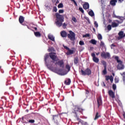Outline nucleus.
<instances>
[{
    "label": "nucleus",
    "instance_id": "1",
    "mask_svg": "<svg viewBox=\"0 0 125 125\" xmlns=\"http://www.w3.org/2000/svg\"><path fill=\"white\" fill-rule=\"evenodd\" d=\"M61 13H64V10L61 9L59 10V13H55L56 16V24L57 27H61L62 23L64 22V16L63 15H60Z\"/></svg>",
    "mask_w": 125,
    "mask_h": 125
},
{
    "label": "nucleus",
    "instance_id": "2",
    "mask_svg": "<svg viewBox=\"0 0 125 125\" xmlns=\"http://www.w3.org/2000/svg\"><path fill=\"white\" fill-rule=\"evenodd\" d=\"M114 59L117 61L118 63L117 68L118 70H124L125 69V65L123 64V61L119 59V57L116 56Z\"/></svg>",
    "mask_w": 125,
    "mask_h": 125
},
{
    "label": "nucleus",
    "instance_id": "3",
    "mask_svg": "<svg viewBox=\"0 0 125 125\" xmlns=\"http://www.w3.org/2000/svg\"><path fill=\"white\" fill-rule=\"evenodd\" d=\"M69 34H67V37L69 39L70 41L74 42L76 41V34L74 33L72 30L69 31Z\"/></svg>",
    "mask_w": 125,
    "mask_h": 125
},
{
    "label": "nucleus",
    "instance_id": "4",
    "mask_svg": "<svg viewBox=\"0 0 125 125\" xmlns=\"http://www.w3.org/2000/svg\"><path fill=\"white\" fill-rule=\"evenodd\" d=\"M81 72L82 76H90V75H91V70L89 68H87L85 71L82 69Z\"/></svg>",
    "mask_w": 125,
    "mask_h": 125
},
{
    "label": "nucleus",
    "instance_id": "5",
    "mask_svg": "<svg viewBox=\"0 0 125 125\" xmlns=\"http://www.w3.org/2000/svg\"><path fill=\"white\" fill-rule=\"evenodd\" d=\"M50 58L52 60L53 62H55L56 61H58V57L56 55V53L51 52L49 53Z\"/></svg>",
    "mask_w": 125,
    "mask_h": 125
},
{
    "label": "nucleus",
    "instance_id": "6",
    "mask_svg": "<svg viewBox=\"0 0 125 125\" xmlns=\"http://www.w3.org/2000/svg\"><path fill=\"white\" fill-rule=\"evenodd\" d=\"M101 56L102 58H104V59H110L111 58V55H110V53L109 52H103L101 54Z\"/></svg>",
    "mask_w": 125,
    "mask_h": 125
},
{
    "label": "nucleus",
    "instance_id": "7",
    "mask_svg": "<svg viewBox=\"0 0 125 125\" xmlns=\"http://www.w3.org/2000/svg\"><path fill=\"white\" fill-rule=\"evenodd\" d=\"M48 69L49 70H50V71H52V72H54V73H56L58 75H62V74L61 73V72H62V70L61 69H54V68L53 66L48 67Z\"/></svg>",
    "mask_w": 125,
    "mask_h": 125
},
{
    "label": "nucleus",
    "instance_id": "8",
    "mask_svg": "<svg viewBox=\"0 0 125 125\" xmlns=\"http://www.w3.org/2000/svg\"><path fill=\"white\" fill-rule=\"evenodd\" d=\"M74 112L75 115L77 116V112H80L81 113V112H83V108H82L80 105H74Z\"/></svg>",
    "mask_w": 125,
    "mask_h": 125
},
{
    "label": "nucleus",
    "instance_id": "9",
    "mask_svg": "<svg viewBox=\"0 0 125 125\" xmlns=\"http://www.w3.org/2000/svg\"><path fill=\"white\" fill-rule=\"evenodd\" d=\"M49 57H50V56H49V54H46L44 56L45 64L46 66L47 67L48 69V67H51L49 66V64H48V63H47V59H48Z\"/></svg>",
    "mask_w": 125,
    "mask_h": 125
},
{
    "label": "nucleus",
    "instance_id": "10",
    "mask_svg": "<svg viewBox=\"0 0 125 125\" xmlns=\"http://www.w3.org/2000/svg\"><path fill=\"white\" fill-rule=\"evenodd\" d=\"M91 56L92 57L93 61L95 62V63H98V62H99V59L96 57L94 53H91Z\"/></svg>",
    "mask_w": 125,
    "mask_h": 125
},
{
    "label": "nucleus",
    "instance_id": "11",
    "mask_svg": "<svg viewBox=\"0 0 125 125\" xmlns=\"http://www.w3.org/2000/svg\"><path fill=\"white\" fill-rule=\"evenodd\" d=\"M98 107L99 108L100 106H102V98L101 96H99L97 99Z\"/></svg>",
    "mask_w": 125,
    "mask_h": 125
},
{
    "label": "nucleus",
    "instance_id": "12",
    "mask_svg": "<svg viewBox=\"0 0 125 125\" xmlns=\"http://www.w3.org/2000/svg\"><path fill=\"white\" fill-rule=\"evenodd\" d=\"M105 81L106 82H108L109 80L110 81V83H113V82H114V77H113L112 75H111L110 76L109 75H106L105 76Z\"/></svg>",
    "mask_w": 125,
    "mask_h": 125
},
{
    "label": "nucleus",
    "instance_id": "13",
    "mask_svg": "<svg viewBox=\"0 0 125 125\" xmlns=\"http://www.w3.org/2000/svg\"><path fill=\"white\" fill-rule=\"evenodd\" d=\"M56 65H58L61 68H64V62L63 60L58 61V62H56Z\"/></svg>",
    "mask_w": 125,
    "mask_h": 125
},
{
    "label": "nucleus",
    "instance_id": "14",
    "mask_svg": "<svg viewBox=\"0 0 125 125\" xmlns=\"http://www.w3.org/2000/svg\"><path fill=\"white\" fill-rule=\"evenodd\" d=\"M53 120L56 124H58V120H59V114L53 115Z\"/></svg>",
    "mask_w": 125,
    "mask_h": 125
},
{
    "label": "nucleus",
    "instance_id": "15",
    "mask_svg": "<svg viewBox=\"0 0 125 125\" xmlns=\"http://www.w3.org/2000/svg\"><path fill=\"white\" fill-rule=\"evenodd\" d=\"M119 37L118 38V40H121V39H123L125 38V34H124V31H120L118 33Z\"/></svg>",
    "mask_w": 125,
    "mask_h": 125
},
{
    "label": "nucleus",
    "instance_id": "16",
    "mask_svg": "<svg viewBox=\"0 0 125 125\" xmlns=\"http://www.w3.org/2000/svg\"><path fill=\"white\" fill-rule=\"evenodd\" d=\"M25 20V18L23 17L22 16H20L19 18V21L20 24H21L23 26H25V24H23V22H24Z\"/></svg>",
    "mask_w": 125,
    "mask_h": 125
},
{
    "label": "nucleus",
    "instance_id": "17",
    "mask_svg": "<svg viewBox=\"0 0 125 125\" xmlns=\"http://www.w3.org/2000/svg\"><path fill=\"white\" fill-rule=\"evenodd\" d=\"M65 85H70L71 84V79L70 78H67L64 82Z\"/></svg>",
    "mask_w": 125,
    "mask_h": 125
},
{
    "label": "nucleus",
    "instance_id": "18",
    "mask_svg": "<svg viewBox=\"0 0 125 125\" xmlns=\"http://www.w3.org/2000/svg\"><path fill=\"white\" fill-rule=\"evenodd\" d=\"M108 94L109 95V96H110V97H111V98H115V93L112 91V90H109L108 91Z\"/></svg>",
    "mask_w": 125,
    "mask_h": 125
},
{
    "label": "nucleus",
    "instance_id": "19",
    "mask_svg": "<svg viewBox=\"0 0 125 125\" xmlns=\"http://www.w3.org/2000/svg\"><path fill=\"white\" fill-rule=\"evenodd\" d=\"M61 36L62 38H66L68 35H67V32L65 31H62L61 32Z\"/></svg>",
    "mask_w": 125,
    "mask_h": 125
},
{
    "label": "nucleus",
    "instance_id": "20",
    "mask_svg": "<svg viewBox=\"0 0 125 125\" xmlns=\"http://www.w3.org/2000/svg\"><path fill=\"white\" fill-rule=\"evenodd\" d=\"M99 118H101V114H100V113H99L97 112L96 113L95 117L94 120V121H96V120L99 119Z\"/></svg>",
    "mask_w": 125,
    "mask_h": 125
},
{
    "label": "nucleus",
    "instance_id": "21",
    "mask_svg": "<svg viewBox=\"0 0 125 125\" xmlns=\"http://www.w3.org/2000/svg\"><path fill=\"white\" fill-rule=\"evenodd\" d=\"M48 39H49V40H50V41H52V42H55V37L53 35H48Z\"/></svg>",
    "mask_w": 125,
    "mask_h": 125
},
{
    "label": "nucleus",
    "instance_id": "22",
    "mask_svg": "<svg viewBox=\"0 0 125 125\" xmlns=\"http://www.w3.org/2000/svg\"><path fill=\"white\" fill-rule=\"evenodd\" d=\"M78 121H79V123L81 124L82 125H87V123L81 119L80 118H77Z\"/></svg>",
    "mask_w": 125,
    "mask_h": 125
},
{
    "label": "nucleus",
    "instance_id": "23",
    "mask_svg": "<svg viewBox=\"0 0 125 125\" xmlns=\"http://www.w3.org/2000/svg\"><path fill=\"white\" fill-rule=\"evenodd\" d=\"M118 0H111L110 1V4L111 5H112V6H115L116 5V3L117 2Z\"/></svg>",
    "mask_w": 125,
    "mask_h": 125
},
{
    "label": "nucleus",
    "instance_id": "24",
    "mask_svg": "<svg viewBox=\"0 0 125 125\" xmlns=\"http://www.w3.org/2000/svg\"><path fill=\"white\" fill-rule=\"evenodd\" d=\"M83 8L84 9H88L89 8V4L88 3H85L83 4Z\"/></svg>",
    "mask_w": 125,
    "mask_h": 125
},
{
    "label": "nucleus",
    "instance_id": "25",
    "mask_svg": "<svg viewBox=\"0 0 125 125\" xmlns=\"http://www.w3.org/2000/svg\"><path fill=\"white\" fill-rule=\"evenodd\" d=\"M34 35L37 38H41L42 37V34L40 32H34Z\"/></svg>",
    "mask_w": 125,
    "mask_h": 125
},
{
    "label": "nucleus",
    "instance_id": "26",
    "mask_svg": "<svg viewBox=\"0 0 125 125\" xmlns=\"http://www.w3.org/2000/svg\"><path fill=\"white\" fill-rule=\"evenodd\" d=\"M67 55H72V54H74V50H71L69 49L68 51L66 53Z\"/></svg>",
    "mask_w": 125,
    "mask_h": 125
},
{
    "label": "nucleus",
    "instance_id": "27",
    "mask_svg": "<svg viewBox=\"0 0 125 125\" xmlns=\"http://www.w3.org/2000/svg\"><path fill=\"white\" fill-rule=\"evenodd\" d=\"M119 26V23H117L115 22H112L111 23V26L112 28H116Z\"/></svg>",
    "mask_w": 125,
    "mask_h": 125
},
{
    "label": "nucleus",
    "instance_id": "28",
    "mask_svg": "<svg viewBox=\"0 0 125 125\" xmlns=\"http://www.w3.org/2000/svg\"><path fill=\"white\" fill-rule=\"evenodd\" d=\"M74 63L75 64H78L79 63V57H76L74 59Z\"/></svg>",
    "mask_w": 125,
    "mask_h": 125
},
{
    "label": "nucleus",
    "instance_id": "29",
    "mask_svg": "<svg viewBox=\"0 0 125 125\" xmlns=\"http://www.w3.org/2000/svg\"><path fill=\"white\" fill-rule=\"evenodd\" d=\"M89 42H90V43H92V44H96V43H97V41H96L94 39H92L90 40Z\"/></svg>",
    "mask_w": 125,
    "mask_h": 125
},
{
    "label": "nucleus",
    "instance_id": "30",
    "mask_svg": "<svg viewBox=\"0 0 125 125\" xmlns=\"http://www.w3.org/2000/svg\"><path fill=\"white\" fill-rule=\"evenodd\" d=\"M88 15L91 17H93V16H94V13L93 12V11L92 10L88 12Z\"/></svg>",
    "mask_w": 125,
    "mask_h": 125
},
{
    "label": "nucleus",
    "instance_id": "31",
    "mask_svg": "<svg viewBox=\"0 0 125 125\" xmlns=\"http://www.w3.org/2000/svg\"><path fill=\"white\" fill-rule=\"evenodd\" d=\"M48 51L49 52H55V49L53 47H51L48 49Z\"/></svg>",
    "mask_w": 125,
    "mask_h": 125
},
{
    "label": "nucleus",
    "instance_id": "32",
    "mask_svg": "<svg viewBox=\"0 0 125 125\" xmlns=\"http://www.w3.org/2000/svg\"><path fill=\"white\" fill-rule=\"evenodd\" d=\"M101 62H102V64L103 65L104 68H106L107 62L104 61H102Z\"/></svg>",
    "mask_w": 125,
    "mask_h": 125
},
{
    "label": "nucleus",
    "instance_id": "33",
    "mask_svg": "<svg viewBox=\"0 0 125 125\" xmlns=\"http://www.w3.org/2000/svg\"><path fill=\"white\" fill-rule=\"evenodd\" d=\"M107 74V68L104 67V69L103 71V75H106Z\"/></svg>",
    "mask_w": 125,
    "mask_h": 125
},
{
    "label": "nucleus",
    "instance_id": "34",
    "mask_svg": "<svg viewBox=\"0 0 125 125\" xmlns=\"http://www.w3.org/2000/svg\"><path fill=\"white\" fill-rule=\"evenodd\" d=\"M64 5H63V3H60L58 5V8H63Z\"/></svg>",
    "mask_w": 125,
    "mask_h": 125
},
{
    "label": "nucleus",
    "instance_id": "35",
    "mask_svg": "<svg viewBox=\"0 0 125 125\" xmlns=\"http://www.w3.org/2000/svg\"><path fill=\"white\" fill-rule=\"evenodd\" d=\"M65 68L68 71H70L71 70V67H70V65L69 64H66L65 66Z\"/></svg>",
    "mask_w": 125,
    "mask_h": 125
},
{
    "label": "nucleus",
    "instance_id": "36",
    "mask_svg": "<svg viewBox=\"0 0 125 125\" xmlns=\"http://www.w3.org/2000/svg\"><path fill=\"white\" fill-rule=\"evenodd\" d=\"M98 39L100 41H101V40H102V35H101V34H99L98 35Z\"/></svg>",
    "mask_w": 125,
    "mask_h": 125
},
{
    "label": "nucleus",
    "instance_id": "37",
    "mask_svg": "<svg viewBox=\"0 0 125 125\" xmlns=\"http://www.w3.org/2000/svg\"><path fill=\"white\" fill-rule=\"evenodd\" d=\"M100 45L102 47H104V46H105V43H104L103 42L101 41Z\"/></svg>",
    "mask_w": 125,
    "mask_h": 125
},
{
    "label": "nucleus",
    "instance_id": "38",
    "mask_svg": "<svg viewBox=\"0 0 125 125\" xmlns=\"http://www.w3.org/2000/svg\"><path fill=\"white\" fill-rule=\"evenodd\" d=\"M90 35H89V34L87 33V34H86L85 35H83V38H87L90 37Z\"/></svg>",
    "mask_w": 125,
    "mask_h": 125
},
{
    "label": "nucleus",
    "instance_id": "39",
    "mask_svg": "<svg viewBox=\"0 0 125 125\" xmlns=\"http://www.w3.org/2000/svg\"><path fill=\"white\" fill-rule=\"evenodd\" d=\"M112 88L113 90H116V89H117V85L115 84H113Z\"/></svg>",
    "mask_w": 125,
    "mask_h": 125
},
{
    "label": "nucleus",
    "instance_id": "40",
    "mask_svg": "<svg viewBox=\"0 0 125 125\" xmlns=\"http://www.w3.org/2000/svg\"><path fill=\"white\" fill-rule=\"evenodd\" d=\"M107 30H108V31H111V30H112V25L110 24L107 25Z\"/></svg>",
    "mask_w": 125,
    "mask_h": 125
},
{
    "label": "nucleus",
    "instance_id": "41",
    "mask_svg": "<svg viewBox=\"0 0 125 125\" xmlns=\"http://www.w3.org/2000/svg\"><path fill=\"white\" fill-rule=\"evenodd\" d=\"M79 44L80 45H84V42L83 41H80L79 42Z\"/></svg>",
    "mask_w": 125,
    "mask_h": 125
},
{
    "label": "nucleus",
    "instance_id": "42",
    "mask_svg": "<svg viewBox=\"0 0 125 125\" xmlns=\"http://www.w3.org/2000/svg\"><path fill=\"white\" fill-rule=\"evenodd\" d=\"M79 9L80 11H81L82 12V13H84V11H83V8L79 7Z\"/></svg>",
    "mask_w": 125,
    "mask_h": 125
},
{
    "label": "nucleus",
    "instance_id": "43",
    "mask_svg": "<svg viewBox=\"0 0 125 125\" xmlns=\"http://www.w3.org/2000/svg\"><path fill=\"white\" fill-rule=\"evenodd\" d=\"M28 123L30 124H34V123H35V120H29Z\"/></svg>",
    "mask_w": 125,
    "mask_h": 125
},
{
    "label": "nucleus",
    "instance_id": "44",
    "mask_svg": "<svg viewBox=\"0 0 125 125\" xmlns=\"http://www.w3.org/2000/svg\"><path fill=\"white\" fill-rule=\"evenodd\" d=\"M71 1H72L73 2H74L75 6H78V4L77 3V2H76V0H70Z\"/></svg>",
    "mask_w": 125,
    "mask_h": 125
},
{
    "label": "nucleus",
    "instance_id": "45",
    "mask_svg": "<svg viewBox=\"0 0 125 125\" xmlns=\"http://www.w3.org/2000/svg\"><path fill=\"white\" fill-rule=\"evenodd\" d=\"M114 82H115V83H119V79L115 78L114 79Z\"/></svg>",
    "mask_w": 125,
    "mask_h": 125
},
{
    "label": "nucleus",
    "instance_id": "46",
    "mask_svg": "<svg viewBox=\"0 0 125 125\" xmlns=\"http://www.w3.org/2000/svg\"><path fill=\"white\" fill-rule=\"evenodd\" d=\"M53 11H54L55 12H57V7L54 6L53 8Z\"/></svg>",
    "mask_w": 125,
    "mask_h": 125
},
{
    "label": "nucleus",
    "instance_id": "47",
    "mask_svg": "<svg viewBox=\"0 0 125 125\" xmlns=\"http://www.w3.org/2000/svg\"><path fill=\"white\" fill-rule=\"evenodd\" d=\"M66 27H67V24H66V23H63L62 24V28L63 29H66Z\"/></svg>",
    "mask_w": 125,
    "mask_h": 125
},
{
    "label": "nucleus",
    "instance_id": "48",
    "mask_svg": "<svg viewBox=\"0 0 125 125\" xmlns=\"http://www.w3.org/2000/svg\"><path fill=\"white\" fill-rule=\"evenodd\" d=\"M94 25H95V27H96V28H98V23H97V21H95L94 22Z\"/></svg>",
    "mask_w": 125,
    "mask_h": 125
},
{
    "label": "nucleus",
    "instance_id": "49",
    "mask_svg": "<svg viewBox=\"0 0 125 125\" xmlns=\"http://www.w3.org/2000/svg\"><path fill=\"white\" fill-rule=\"evenodd\" d=\"M85 19H86V20H87V22H88V23H90V21H89V18H88V17H84Z\"/></svg>",
    "mask_w": 125,
    "mask_h": 125
},
{
    "label": "nucleus",
    "instance_id": "50",
    "mask_svg": "<svg viewBox=\"0 0 125 125\" xmlns=\"http://www.w3.org/2000/svg\"><path fill=\"white\" fill-rule=\"evenodd\" d=\"M64 48H65V49H66V50H69L70 49V48L69 47H68L67 46H63Z\"/></svg>",
    "mask_w": 125,
    "mask_h": 125
},
{
    "label": "nucleus",
    "instance_id": "51",
    "mask_svg": "<svg viewBox=\"0 0 125 125\" xmlns=\"http://www.w3.org/2000/svg\"><path fill=\"white\" fill-rule=\"evenodd\" d=\"M122 17H119L118 19H120V20H121L122 21H124V20H125V19H124V18H122Z\"/></svg>",
    "mask_w": 125,
    "mask_h": 125
},
{
    "label": "nucleus",
    "instance_id": "52",
    "mask_svg": "<svg viewBox=\"0 0 125 125\" xmlns=\"http://www.w3.org/2000/svg\"><path fill=\"white\" fill-rule=\"evenodd\" d=\"M72 21H73L74 22H77V21L76 20V18H75V17L72 18Z\"/></svg>",
    "mask_w": 125,
    "mask_h": 125
},
{
    "label": "nucleus",
    "instance_id": "53",
    "mask_svg": "<svg viewBox=\"0 0 125 125\" xmlns=\"http://www.w3.org/2000/svg\"><path fill=\"white\" fill-rule=\"evenodd\" d=\"M113 17H114L115 18H119V17H120L119 16H116V15L113 14Z\"/></svg>",
    "mask_w": 125,
    "mask_h": 125
},
{
    "label": "nucleus",
    "instance_id": "54",
    "mask_svg": "<svg viewBox=\"0 0 125 125\" xmlns=\"http://www.w3.org/2000/svg\"><path fill=\"white\" fill-rule=\"evenodd\" d=\"M111 47H116V45H115L114 44H112L111 45Z\"/></svg>",
    "mask_w": 125,
    "mask_h": 125
},
{
    "label": "nucleus",
    "instance_id": "55",
    "mask_svg": "<svg viewBox=\"0 0 125 125\" xmlns=\"http://www.w3.org/2000/svg\"><path fill=\"white\" fill-rule=\"evenodd\" d=\"M88 93H89V91L87 90H86V94H87V95H88Z\"/></svg>",
    "mask_w": 125,
    "mask_h": 125
},
{
    "label": "nucleus",
    "instance_id": "56",
    "mask_svg": "<svg viewBox=\"0 0 125 125\" xmlns=\"http://www.w3.org/2000/svg\"><path fill=\"white\" fill-rule=\"evenodd\" d=\"M103 84L104 86H106V84H105V83L104 82H103Z\"/></svg>",
    "mask_w": 125,
    "mask_h": 125
},
{
    "label": "nucleus",
    "instance_id": "57",
    "mask_svg": "<svg viewBox=\"0 0 125 125\" xmlns=\"http://www.w3.org/2000/svg\"><path fill=\"white\" fill-rule=\"evenodd\" d=\"M120 2V3H122L124 1V0H118Z\"/></svg>",
    "mask_w": 125,
    "mask_h": 125
},
{
    "label": "nucleus",
    "instance_id": "58",
    "mask_svg": "<svg viewBox=\"0 0 125 125\" xmlns=\"http://www.w3.org/2000/svg\"><path fill=\"white\" fill-rule=\"evenodd\" d=\"M52 1L53 2V3H54V2H55V1H56V0H52Z\"/></svg>",
    "mask_w": 125,
    "mask_h": 125
},
{
    "label": "nucleus",
    "instance_id": "59",
    "mask_svg": "<svg viewBox=\"0 0 125 125\" xmlns=\"http://www.w3.org/2000/svg\"><path fill=\"white\" fill-rule=\"evenodd\" d=\"M123 117H124V119H125V112H124V113H123Z\"/></svg>",
    "mask_w": 125,
    "mask_h": 125
},
{
    "label": "nucleus",
    "instance_id": "60",
    "mask_svg": "<svg viewBox=\"0 0 125 125\" xmlns=\"http://www.w3.org/2000/svg\"><path fill=\"white\" fill-rule=\"evenodd\" d=\"M59 2V1L58 0H57L56 1V4H57V3H58Z\"/></svg>",
    "mask_w": 125,
    "mask_h": 125
},
{
    "label": "nucleus",
    "instance_id": "61",
    "mask_svg": "<svg viewBox=\"0 0 125 125\" xmlns=\"http://www.w3.org/2000/svg\"><path fill=\"white\" fill-rule=\"evenodd\" d=\"M35 31H38V28L37 27H34Z\"/></svg>",
    "mask_w": 125,
    "mask_h": 125
},
{
    "label": "nucleus",
    "instance_id": "62",
    "mask_svg": "<svg viewBox=\"0 0 125 125\" xmlns=\"http://www.w3.org/2000/svg\"><path fill=\"white\" fill-rule=\"evenodd\" d=\"M96 54V55L98 56V55L100 54V53L99 52L97 53Z\"/></svg>",
    "mask_w": 125,
    "mask_h": 125
},
{
    "label": "nucleus",
    "instance_id": "63",
    "mask_svg": "<svg viewBox=\"0 0 125 125\" xmlns=\"http://www.w3.org/2000/svg\"><path fill=\"white\" fill-rule=\"evenodd\" d=\"M26 112H27L28 113V112H29V109H26Z\"/></svg>",
    "mask_w": 125,
    "mask_h": 125
},
{
    "label": "nucleus",
    "instance_id": "64",
    "mask_svg": "<svg viewBox=\"0 0 125 125\" xmlns=\"http://www.w3.org/2000/svg\"><path fill=\"white\" fill-rule=\"evenodd\" d=\"M93 30L94 32H95V28H93Z\"/></svg>",
    "mask_w": 125,
    "mask_h": 125
}]
</instances>
